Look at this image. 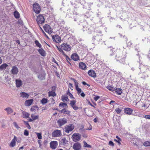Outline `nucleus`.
<instances>
[{
    "label": "nucleus",
    "instance_id": "obj_1",
    "mask_svg": "<svg viewBox=\"0 0 150 150\" xmlns=\"http://www.w3.org/2000/svg\"><path fill=\"white\" fill-rule=\"evenodd\" d=\"M126 51L125 49L123 52L119 50H117L116 52H113L110 55H115V59L117 61H119L121 63H123L125 61V58L126 56Z\"/></svg>",
    "mask_w": 150,
    "mask_h": 150
},
{
    "label": "nucleus",
    "instance_id": "obj_2",
    "mask_svg": "<svg viewBox=\"0 0 150 150\" xmlns=\"http://www.w3.org/2000/svg\"><path fill=\"white\" fill-rule=\"evenodd\" d=\"M56 47L60 52L63 55H65V53L63 50L67 51H69L71 49V46L66 43L62 44L61 45V47L57 46H56Z\"/></svg>",
    "mask_w": 150,
    "mask_h": 150
},
{
    "label": "nucleus",
    "instance_id": "obj_3",
    "mask_svg": "<svg viewBox=\"0 0 150 150\" xmlns=\"http://www.w3.org/2000/svg\"><path fill=\"white\" fill-rule=\"evenodd\" d=\"M36 21L39 26L42 25L45 22V19L44 16L41 15H38L37 17Z\"/></svg>",
    "mask_w": 150,
    "mask_h": 150
},
{
    "label": "nucleus",
    "instance_id": "obj_4",
    "mask_svg": "<svg viewBox=\"0 0 150 150\" xmlns=\"http://www.w3.org/2000/svg\"><path fill=\"white\" fill-rule=\"evenodd\" d=\"M72 138L74 142H78L81 139V135L79 133H74L72 136Z\"/></svg>",
    "mask_w": 150,
    "mask_h": 150
},
{
    "label": "nucleus",
    "instance_id": "obj_5",
    "mask_svg": "<svg viewBox=\"0 0 150 150\" xmlns=\"http://www.w3.org/2000/svg\"><path fill=\"white\" fill-rule=\"evenodd\" d=\"M74 128V126L73 124H69L66 126L65 128V131L66 132L69 133L72 131Z\"/></svg>",
    "mask_w": 150,
    "mask_h": 150
},
{
    "label": "nucleus",
    "instance_id": "obj_6",
    "mask_svg": "<svg viewBox=\"0 0 150 150\" xmlns=\"http://www.w3.org/2000/svg\"><path fill=\"white\" fill-rule=\"evenodd\" d=\"M33 8L34 11L36 13L38 14L40 13L41 9L40 7L38 4L37 3H34L33 5Z\"/></svg>",
    "mask_w": 150,
    "mask_h": 150
},
{
    "label": "nucleus",
    "instance_id": "obj_7",
    "mask_svg": "<svg viewBox=\"0 0 150 150\" xmlns=\"http://www.w3.org/2000/svg\"><path fill=\"white\" fill-rule=\"evenodd\" d=\"M43 28L46 32L49 34H51L53 32L52 29L48 24H45L43 26Z\"/></svg>",
    "mask_w": 150,
    "mask_h": 150
},
{
    "label": "nucleus",
    "instance_id": "obj_8",
    "mask_svg": "<svg viewBox=\"0 0 150 150\" xmlns=\"http://www.w3.org/2000/svg\"><path fill=\"white\" fill-rule=\"evenodd\" d=\"M140 70L143 74H145V72H150L149 67L147 66H142L141 67L139 68Z\"/></svg>",
    "mask_w": 150,
    "mask_h": 150
},
{
    "label": "nucleus",
    "instance_id": "obj_9",
    "mask_svg": "<svg viewBox=\"0 0 150 150\" xmlns=\"http://www.w3.org/2000/svg\"><path fill=\"white\" fill-rule=\"evenodd\" d=\"M52 135L53 137H59L62 135V134L60 130L56 129L52 132Z\"/></svg>",
    "mask_w": 150,
    "mask_h": 150
},
{
    "label": "nucleus",
    "instance_id": "obj_10",
    "mask_svg": "<svg viewBox=\"0 0 150 150\" xmlns=\"http://www.w3.org/2000/svg\"><path fill=\"white\" fill-rule=\"evenodd\" d=\"M52 39L54 42L58 43H59L61 41V39L60 36L57 35L52 36Z\"/></svg>",
    "mask_w": 150,
    "mask_h": 150
},
{
    "label": "nucleus",
    "instance_id": "obj_11",
    "mask_svg": "<svg viewBox=\"0 0 150 150\" xmlns=\"http://www.w3.org/2000/svg\"><path fill=\"white\" fill-rule=\"evenodd\" d=\"M76 102L75 100L73 99L71 100L70 103V105L74 110H77L79 109V107L76 105Z\"/></svg>",
    "mask_w": 150,
    "mask_h": 150
},
{
    "label": "nucleus",
    "instance_id": "obj_12",
    "mask_svg": "<svg viewBox=\"0 0 150 150\" xmlns=\"http://www.w3.org/2000/svg\"><path fill=\"white\" fill-rule=\"evenodd\" d=\"M67 122V120L64 118L60 119L57 122V123L59 126H62L66 123Z\"/></svg>",
    "mask_w": 150,
    "mask_h": 150
},
{
    "label": "nucleus",
    "instance_id": "obj_13",
    "mask_svg": "<svg viewBox=\"0 0 150 150\" xmlns=\"http://www.w3.org/2000/svg\"><path fill=\"white\" fill-rule=\"evenodd\" d=\"M58 143L57 141H51L50 143V147L52 149H55L57 147Z\"/></svg>",
    "mask_w": 150,
    "mask_h": 150
},
{
    "label": "nucleus",
    "instance_id": "obj_14",
    "mask_svg": "<svg viewBox=\"0 0 150 150\" xmlns=\"http://www.w3.org/2000/svg\"><path fill=\"white\" fill-rule=\"evenodd\" d=\"M18 71V69L17 67L16 66H13L12 67L10 72L13 75H16L17 74Z\"/></svg>",
    "mask_w": 150,
    "mask_h": 150
},
{
    "label": "nucleus",
    "instance_id": "obj_15",
    "mask_svg": "<svg viewBox=\"0 0 150 150\" xmlns=\"http://www.w3.org/2000/svg\"><path fill=\"white\" fill-rule=\"evenodd\" d=\"M73 147L74 150H80L81 149V146L80 143L76 142L74 144Z\"/></svg>",
    "mask_w": 150,
    "mask_h": 150
},
{
    "label": "nucleus",
    "instance_id": "obj_16",
    "mask_svg": "<svg viewBox=\"0 0 150 150\" xmlns=\"http://www.w3.org/2000/svg\"><path fill=\"white\" fill-rule=\"evenodd\" d=\"M16 137L15 136H14L13 138L11 141L9 146L11 147H13L15 146L16 144Z\"/></svg>",
    "mask_w": 150,
    "mask_h": 150
},
{
    "label": "nucleus",
    "instance_id": "obj_17",
    "mask_svg": "<svg viewBox=\"0 0 150 150\" xmlns=\"http://www.w3.org/2000/svg\"><path fill=\"white\" fill-rule=\"evenodd\" d=\"M88 74L90 76L93 77H96V76L95 71L92 69L88 71Z\"/></svg>",
    "mask_w": 150,
    "mask_h": 150
},
{
    "label": "nucleus",
    "instance_id": "obj_18",
    "mask_svg": "<svg viewBox=\"0 0 150 150\" xmlns=\"http://www.w3.org/2000/svg\"><path fill=\"white\" fill-rule=\"evenodd\" d=\"M71 59L75 61H77L79 59V57L76 53H74L71 55Z\"/></svg>",
    "mask_w": 150,
    "mask_h": 150
},
{
    "label": "nucleus",
    "instance_id": "obj_19",
    "mask_svg": "<svg viewBox=\"0 0 150 150\" xmlns=\"http://www.w3.org/2000/svg\"><path fill=\"white\" fill-rule=\"evenodd\" d=\"M132 110L129 108H125L124 109V112L127 114L131 115L132 113Z\"/></svg>",
    "mask_w": 150,
    "mask_h": 150
},
{
    "label": "nucleus",
    "instance_id": "obj_20",
    "mask_svg": "<svg viewBox=\"0 0 150 150\" xmlns=\"http://www.w3.org/2000/svg\"><path fill=\"white\" fill-rule=\"evenodd\" d=\"M16 86L17 87H20L22 84V81L20 80L16 79Z\"/></svg>",
    "mask_w": 150,
    "mask_h": 150
},
{
    "label": "nucleus",
    "instance_id": "obj_21",
    "mask_svg": "<svg viewBox=\"0 0 150 150\" xmlns=\"http://www.w3.org/2000/svg\"><path fill=\"white\" fill-rule=\"evenodd\" d=\"M79 67L80 68L83 70H85L86 69V65L83 62L79 63Z\"/></svg>",
    "mask_w": 150,
    "mask_h": 150
},
{
    "label": "nucleus",
    "instance_id": "obj_22",
    "mask_svg": "<svg viewBox=\"0 0 150 150\" xmlns=\"http://www.w3.org/2000/svg\"><path fill=\"white\" fill-rule=\"evenodd\" d=\"M38 51L42 56H45L46 55L45 52L43 49L40 48L38 50Z\"/></svg>",
    "mask_w": 150,
    "mask_h": 150
},
{
    "label": "nucleus",
    "instance_id": "obj_23",
    "mask_svg": "<svg viewBox=\"0 0 150 150\" xmlns=\"http://www.w3.org/2000/svg\"><path fill=\"white\" fill-rule=\"evenodd\" d=\"M20 94L22 98H28L29 96V95L28 94L24 92L21 93Z\"/></svg>",
    "mask_w": 150,
    "mask_h": 150
},
{
    "label": "nucleus",
    "instance_id": "obj_24",
    "mask_svg": "<svg viewBox=\"0 0 150 150\" xmlns=\"http://www.w3.org/2000/svg\"><path fill=\"white\" fill-rule=\"evenodd\" d=\"M149 72H145V74H144L143 72H142V73L140 74V76H141V78L143 79H145L146 78H147L149 77V74L148 73Z\"/></svg>",
    "mask_w": 150,
    "mask_h": 150
},
{
    "label": "nucleus",
    "instance_id": "obj_25",
    "mask_svg": "<svg viewBox=\"0 0 150 150\" xmlns=\"http://www.w3.org/2000/svg\"><path fill=\"white\" fill-rule=\"evenodd\" d=\"M33 102V99H30L26 100L25 102V105L27 106H30Z\"/></svg>",
    "mask_w": 150,
    "mask_h": 150
},
{
    "label": "nucleus",
    "instance_id": "obj_26",
    "mask_svg": "<svg viewBox=\"0 0 150 150\" xmlns=\"http://www.w3.org/2000/svg\"><path fill=\"white\" fill-rule=\"evenodd\" d=\"M29 116V114L25 111H22V117L24 118H28Z\"/></svg>",
    "mask_w": 150,
    "mask_h": 150
},
{
    "label": "nucleus",
    "instance_id": "obj_27",
    "mask_svg": "<svg viewBox=\"0 0 150 150\" xmlns=\"http://www.w3.org/2000/svg\"><path fill=\"white\" fill-rule=\"evenodd\" d=\"M4 110L7 112L8 114H10L13 112V110L10 107H8L5 108Z\"/></svg>",
    "mask_w": 150,
    "mask_h": 150
},
{
    "label": "nucleus",
    "instance_id": "obj_28",
    "mask_svg": "<svg viewBox=\"0 0 150 150\" xmlns=\"http://www.w3.org/2000/svg\"><path fill=\"white\" fill-rule=\"evenodd\" d=\"M8 65L6 63H4L1 65L0 66V69L1 70L5 69L8 67Z\"/></svg>",
    "mask_w": 150,
    "mask_h": 150
},
{
    "label": "nucleus",
    "instance_id": "obj_29",
    "mask_svg": "<svg viewBox=\"0 0 150 150\" xmlns=\"http://www.w3.org/2000/svg\"><path fill=\"white\" fill-rule=\"evenodd\" d=\"M132 142L133 143L134 145L138 146V139L137 138H133L132 140Z\"/></svg>",
    "mask_w": 150,
    "mask_h": 150
},
{
    "label": "nucleus",
    "instance_id": "obj_30",
    "mask_svg": "<svg viewBox=\"0 0 150 150\" xmlns=\"http://www.w3.org/2000/svg\"><path fill=\"white\" fill-rule=\"evenodd\" d=\"M56 95V94L55 92L53 91H49L48 92V96L49 97L52 96L54 97Z\"/></svg>",
    "mask_w": 150,
    "mask_h": 150
},
{
    "label": "nucleus",
    "instance_id": "obj_31",
    "mask_svg": "<svg viewBox=\"0 0 150 150\" xmlns=\"http://www.w3.org/2000/svg\"><path fill=\"white\" fill-rule=\"evenodd\" d=\"M115 92L117 94L120 95H121L122 92V90L120 88H116L115 89Z\"/></svg>",
    "mask_w": 150,
    "mask_h": 150
},
{
    "label": "nucleus",
    "instance_id": "obj_32",
    "mask_svg": "<svg viewBox=\"0 0 150 150\" xmlns=\"http://www.w3.org/2000/svg\"><path fill=\"white\" fill-rule=\"evenodd\" d=\"M66 94L70 97L71 99H75V98L73 96L72 94L69 92V90L67 91Z\"/></svg>",
    "mask_w": 150,
    "mask_h": 150
},
{
    "label": "nucleus",
    "instance_id": "obj_33",
    "mask_svg": "<svg viewBox=\"0 0 150 150\" xmlns=\"http://www.w3.org/2000/svg\"><path fill=\"white\" fill-rule=\"evenodd\" d=\"M35 43L36 45L38 47L40 48H41L42 47V45L40 44V43L39 42V41L37 40H35Z\"/></svg>",
    "mask_w": 150,
    "mask_h": 150
},
{
    "label": "nucleus",
    "instance_id": "obj_34",
    "mask_svg": "<svg viewBox=\"0 0 150 150\" xmlns=\"http://www.w3.org/2000/svg\"><path fill=\"white\" fill-rule=\"evenodd\" d=\"M62 101L65 102V101H67L69 100V99L67 96H62Z\"/></svg>",
    "mask_w": 150,
    "mask_h": 150
},
{
    "label": "nucleus",
    "instance_id": "obj_35",
    "mask_svg": "<svg viewBox=\"0 0 150 150\" xmlns=\"http://www.w3.org/2000/svg\"><path fill=\"white\" fill-rule=\"evenodd\" d=\"M45 75L44 74H39L38 76V78L40 80H43L45 79Z\"/></svg>",
    "mask_w": 150,
    "mask_h": 150
},
{
    "label": "nucleus",
    "instance_id": "obj_36",
    "mask_svg": "<svg viewBox=\"0 0 150 150\" xmlns=\"http://www.w3.org/2000/svg\"><path fill=\"white\" fill-rule=\"evenodd\" d=\"M41 102L42 104H45L47 102V100L46 98H43L41 100Z\"/></svg>",
    "mask_w": 150,
    "mask_h": 150
},
{
    "label": "nucleus",
    "instance_id": "obj_37",
    "mask_svg": "<svg viewBox=\"0 0 150 150\" xmlns=\"http://www.w3.org/2000/svg\"><path fill=\"white\" fill-rule=\"evenodd\" d=\"M122 108L123 109V108H116L115 109V110L117 114H120L122 111Z\"/></svg>",
    "mask_w": 150,
    "mask_h": 150
},
{
    "label": "nucleus",
    "instance_id": "obj_38",
    "mask_svg": "<svg viewBox=\"0 0 150 150\" xmlns=\"http://www.w3.org/2000/svg\"><path fill=\"white\" fill-rule=\"evenodd\" d=\"M106 88L110 91H112L114 90V88L111 86L109 85L106 87Z\"/></svg>",
    "mask_w": 150,
    "mask_h": 150
},
{
    "label": "nucleus",
    "instance_id": "obj_39",
    "mask_svg": "<svg viewBox=\"0 0 150 150\" xmlns=\"http://www.w3.org/2000/svg\"><path fill=\"white\" fill-rule=\"evenodd\" d=\"M83 147H88L89 148H91V146L89 144H87V143L85 141L83 142Z\"/></svg>",
    "mask_w": 150,
    "mask_h": 150
},
{
    "label": "nucleus",
    "instance_id": "obj_40",
    "mask_svg": "<svg viewBox=\"0 0 150 150\" xmlns=\"http://www.w3.org/2000/svg\"><path fill=\"white\" fill-rule=\"evenodd\" d=\"M14 15L15 17L16 18H18L19 17V14L17 11H15L14 13Z\"/></svg>",
    "mask_w": 150,
    "mask_h": 150
},
{
    "label": "nucleus",
    "instance_id": "obj_41",
    "mask_svg": "<svg viewBox=\"0 0 150 150\" xmlns=\"http://www.w3.org/2000/svg\"><path fill=\"white\" fill-rule=\"evenodd\" d=\"M35 133L36 134L37 137L39 139H42V136L41 133L36 132H35Z\"/></svg>",
    "mask_w": 150,
    "mask_h": 150
},
{
    "label": "nucleus",
    "instance_id": "obj_42",
    "mask_svg": "<svg viewBox=\"0 0 150 150\" xmlns=\"http://www.w3.org/2000/svg\"><path fill=\"white\" fill-rule=\"evenodd\" d=\"M73 80L74 83L75 88H79V84H78V83L77 81L75 79H73Z\"/></svg>",
    "mask_w": 150,
    "mask_h": 150
},
{
    "label": "nucleus",
    "instance_id": "obj_43",
    "mask_svg": "<svg viewBox=\"0 0 150 150\" xmlns=\"http://www.w3.org/2000/svg\"><path fill=\"white\" fill-rule=\"evenodd\" d=\"M31 117L33 120H37L38 119V115H35L33 114L31 115Z\"/></svg>",
    "mask_w": 150,
    "mask_h": 150
},
{
    "label": "nucleus",
    "instance_id": "obj_44",
    "mask_svg": "<svg viewBox=\"0 0 150 150\" xmlns=\"http://www.w3.org/2000/svg\"><path fill=\"white\" fill-rule=\"evenodd\" d=\"M59 106H61L62 107H66L67 106V104L66 103H60L59 105Z\"/></svg>",
    "mask_w": 150,
    "mask_h": 150
},
{
    "label": "nucleus",
    "instance_id": "obj_45",
    "mask_svg": "<svg viewBox=\"0 0 150 150\" xmlns=\"http://www.w3.org/2000/svg\"><path fill=\"white\" fill-rule=\"evenodd\" d=\"M62 142L63 143L64 145H65L67 143V142H68V141L65 138H63L62 139Z\"/></svg>",
    "mask_w": 150,
    "mask_h": 150
},
{
    "label": "nucleus",
    "instance_id": "obj_46",
    "mask_svg": "<svg viewBox=\"0 0 150 150\" xmlns=\"http://www.w3.org/2000/svg\"><path fill=\"white\" fill-rule=\"evenodd\" d=\"M76 90L77 91V93L79 95L80 93H81V92L82 91L81 89L80 88H76Z\"/></svg>",
    "mask_w": 150,
    "mask_h": 150
},
{
    "label": "nucleus",
    "instance_id": "obj_47",
    "mask_svg": "<svg viewBox=\"0 0 150 150\" xmlns=\"http://www.w3.org/2000/svg\"><path fill=\"white\" fill-rule=\"evenodd\" d=\"M24 122L27 128L29 129H30L31 128V127L30 125H29L28 122L26 121H24Z\"/></svg>",
    "mask_w": 150,
    "mask_h": 150
},
{
    "label": "nucleus",
    "instance_id": "obj_48",
    "mask_svg": "<svg viewBox=\"0 0 150 150\" xmlns=\"http://www.w3.org/2000/svg\"><path fill=\"white\" fill-rule=\"evenodd\" d=\"M83 30L84 31L85 30L88 31V32H91V31H89V30H90V28H88V27H86V28L84 26L83 27Z\"/></svg>",
    "mask_w": 150,
    "mask_h": 150
},
{
    "label": "nucleus",
    "instance_id": "obj_49",
    "mask_svg": "<svg viewBox=\"0 0 150 150\" xmlns=\"http://www.w3.org/2000/svg\"><path fill=\"white\" fill-rule=\"evenodd\" d=\"M144 145L145 146H150V142L149 141H146L144 143Z\"/></svg>",
    "mask_w": 150,
    "mask_h": 150
},
{
    "label": "nucleus",
    "instance_id": "obj_50",
    "mask_svg": "<svg viewBox=\"0 0 150 150\" xmlns=\"http://www.w3.org/2000/svg\"><path fill=\"white\" fill-rule=\"evenodd\" d=\"M63 55L66 57V59L67 60V62L69 63L70 64H71L69 62V61H70L71 60L68 57V56H67L66 54H65V55Z\"/></svg>",
    "mask_w": 150,
    "mask_h": 150
},
{
    "label": "nucleus",
    "instance_id": "obj_51",
    "mask_svg": "<svg viewBox=\"0 0 150 150\" xmlns=\"http://www.w3.org/2000/svg\"><path fill=\"white\" fill-rule=\"evenodd\" d=\"M13 125L17 129H18L20 128V127H19L16 122H14L13 123Z\"/></svg>",
    "mask_w": 150,
    "mask_h": 150
},
{
    "label": "nucleus",
    "instance_id": "obj_52",
    "mask_svg": "<svg viewBox=\"0 0 150 150\" xmlns=\"http://www.w3.org/2000/svg\"><path fill=\"white\" fill-rule=\"evenodd\" d=\"M24 135L26 136H28L29 135L28 131L26 129L25 130L24 132Z\"/></svg>",
    "mask_w": 150,
    "mask_h": 150
},
{
    "label": "nucleus",
    "instance_id": "obj_53",
    "mask_svg": "<svg viewBox=\"0 0 150 150\" xmlns=\"http://www.w3.org/2000/svg\"><path fill=\"white\" fill-rule=\"evenodd\" d=\"M78 3H80L81 5H83L85 3L84 0H78Z\"/></svg>",
    "mask_w": 150,
    "mask_h": 150
},
{
    "label": "nucleus",
    "instance_id": "obj_54",
    "mask_svg": "<svg viewBox=\"0 0 150 150\" xmlns=\"http://www.w3.org/2000/svg\"><path fill=\"white\" fill-rule=\"evenodd\" d=\"M100 97L98 96H96L94 98V99L95 101H97L99 98H100Z\"/></svg>",
    "mask_w": 150,
    "mask_h": 150
},
{
    "label": "nucleus",
    "instance_id": "obj_55",
    "mask_svg": "<svg viewBox=\"0 0 150 150\" xmlns=\"http://www.w3.org/2000/svg\"><path fill=\"white\" fill-rule=\"evenodd\" d=\"M37 108V107L36 106H35L33 107L31 109V110L32 111H34V110H36Z\"/></svg>",
    "mask_w": 150,
    "mask_h": 150
},
{
    "label": "nucleus",
    "instance_id": "obj_56",
    "mask_svg": "<svg viewBox=\"0 0 150 150\" xmlns=\"http://www.w3.org/2000/svg\"><path fill=\"white\" fill-rule=\"evenodd\" d=\"M16 141L18 143H19L21 142V139L19 137V138H17L16 137Z\"/></svg>",
    "mask_w": 150,
    "mask_h": 150
},
{
    "label": "nucleus",
    "instance_id": "obj_57",
    "mask_svg": "<svg viewBox=\"0 0 150 150\" xmlns=\"http://www.w3.org/2000/svg\"><path fill=\"white\" fill-rule=\"evenodd\" d=\"M66 109L65 108H64L62 110H59V112H60L62 113H65V112H66Z\"/></svg>",
    "mask_w": 150,
    "mask_h": 150
},
{
    "label": "nucleus",
    "instance_id": "obj_58",
    "mask_svg": "<svg viewBox=\"0 0 150 150\" xmlns=\"http://www.w3.org/2000/svg\"><path fill=\"white\" fill-rule=\"evenodd\" d=\"M109 144L111 146H114V144L113 142L111 141H110L109 142Z\"/></svg>",
    "mask_w": 150,
    "mask_h": 150
},
{
    "label": "nucleus",
    "instance_id": "obj_59",
    "mask_svg": "<svg viewBox=\"0 0 150 150\" xmlns=\"http://www.w3.org/2000/svg\"><path fill=\"white\" fill-rule=\"evenodd\" d=\"M82 84L84 85H87V86L89 87L90 86V85L87 83H86L85 81H83L82 82Z\"/></svg>",
    "mask_w": 150,
    "mask_h": 150
},
{
    "label": "nucleus",
    "instance_id": "obj_60",
    "mask_svg": "<svg viewBox=\"0 0 150 150\" xmlns=\"http://www.w3.org/2000/svg\"><path fill=\"white\" fill-rule=\"evenodd\" d=\"M114 141L118 143L119 144H121L120 142L121 141V139H119V140L118 139H114Z\"/></svg>",
    "mask_w": 150,
    "mask_h": 150
},
{
    "label": "nucleus",
    "instance_id": "obj_61",
    "mask_svg": "<svg viewBox=\"0 0 150 150\" xmlns=\"http://www.w3.org/2000/svg\"><path fill=\"white\" fill-rule=\"evenodd\" d=\"M144 117L146 119H150V115H146L144 116Z\"/></svg>",
    "mask_w": 150,
    "mask_h": 150
},
{
    "label": "nucleus",
    "instance_id": "obj_62",
    "mask_svg": "<svg viewBox=\"0 0 150 150\" xmlns=\"http://www.w3.org/2000/svg\"><path fill=\"white\" fill-rule=\"evenodd\" d=\"M142 108H144V109H142V110H145L148 107L146 106V105L145 104H144L143 106H142Z\"/></svg>",
    "mask_w": 150,
    "mask_h": 150
},
{
    "label": "nucleus",
    "instance_id": "obj_63",
    "mask_svg": "<svg viewBox=\"0 0 150 150\" xmlns=\"http://www.w3.org/2000/svg\"><path fill=\"white\" fill-rule=\"evenodd\" d=\"M38 142L39 144L40 147L41 146V141L40 140H38Z\"/></svg>",
    "mask_w": 150,
    "mask_h": 150
},
{
    "label": "nucleus",
    "instance_id": "obj_64",
    "mask_svg": "<svg viewBox=\"0 0 150 150\" xmlns=\"http://www.w3.org/2000/svg\"><path fill=\"white\" fill-rule=\"evenodd\" d=\"M80 95L81 96H82L83 97H84L85 96V94L83 92L81 93Z\"/></svg>",
    "mask_w": 150,
    "mask_h": 150
}]
</instances>
